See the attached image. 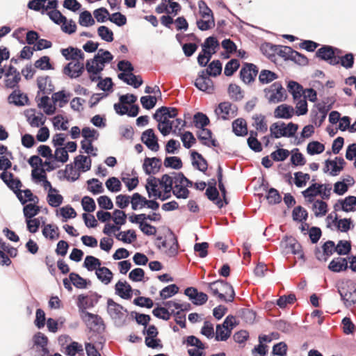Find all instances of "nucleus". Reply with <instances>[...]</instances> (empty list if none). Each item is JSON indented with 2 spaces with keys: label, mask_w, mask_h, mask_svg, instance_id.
<instances>
[{
  "label": "nucleus",
  "mask_w": 356,
  "mask_h": 356,
  "mask_svg": "<svg viewBox=\"0 0 356 356\" xmlns=\"http://www.w3.org/2000/svg\"><path fill=\"white\" fill-rule=\"evenodd\" d=\"M207 288L213 296H217L220 300L225 302H232L235 298V291L226 280L219 279L207 283Z\"/></svg>",
  "instance_id": "1"
},
{
  "label": "nucleus",
  "mask_w": 356,
  "mask_h": 356,
  "mask_svg": "<svg viewBox=\"0 0 356 356\" xmlns=\"http://www.w3.org/2000/svg\"><path fill=\"white\" fill-rule=\"evenodd\" d=\"M107 312L117 327H122L125 324L124 312L127 313V309L112 298L107 300Z\"/></svg>",
  "instance_id": "2"
},
{
  "label": "nucleus",
  "mask_w": 356,
  "mask_h": 356,
  "mask_svg": "<svg viewBox=\"0 0 356 356\" xmlns=\"http://www.w3.org/2000/svg\"><path fill=\"white\" fill-rule=\"evenodd\" d=\"M264 92L270 104L280 103L286 98V91L280 81L274 82L269 87L264 88Z\"/></svg>",
  "instance_id": "3"
},
{
  "label": "nucleus",
  "mask_w": 356,
  "mask_h": 356,
  "mask_svg": "<svg viewBox=\"0 0 356 356\" xmlns=\"http://www.w3.org/2000/svg\"><path fill=\"white\" fill-rule=\"evenodd\" d=\"M314 107L316 109H312L310 113L311 121L317 127H320L325 121L328 111L332 109V104L325 105L318 103L314 105Z\"/></svg>",
  "instance_id": "4"
},
{
  "label": "nucleus",
  "mask_w": 356,
  "mask_h": 356,
  "mask_svg": "<svg viewBox=\"0 0 356 356\" xmlns=\"http://www.w3.org/2000/svg\"><path fill=\"white\" fill-rule=\"evenodd\" d=\"M101 297L102 296L96 292L92 293L89 298L84 294L79 295L77 298V307L79 312L82 314L88 312L86 309L93 307L99 302Z\"/></svg>",
  "instance_id": "5"
},
{
  "label": "nucleus",
  "mask_w": 356,
  "mask_h": 356,
  "mask_svg": "<svg viewBox=\"0 0 356 356\" xmlns=\"http://www.w3.org/2000/svg\"><path fill=\"white\" fill-rule=\"evenodd\" d=\"M315 56L327 62L330 65H337L339 63L338 56L333 54L331 45L323 44L316 51Z\"/></svg>",
  "instance_id": "6"
},
{
  "label": "nucleus",
  "mask_w": 356,
  "mask_h": 356,
  "mask_svg": "<svg viewBox=\"0 0 356 356\" xmlns=\"http://www.w3.org/2000/svg\"><path fill=\"white\" fill-rule=\"evenodd\" d=\"M334 252H337V248L334 242L331 240L325 241L322 245V251L318 247L314 250L316 258L321 261H326Z\"/></svg>",
  "instance_id": "7"
},
{
  "label": "nucleus",
  "mask_w": 356,
  "mask_h": 356,
  "mask_svg": "<svg viewBox=\"0 0 356 356\" xmlns=\"http://www.w3.org/2000/svg\"><path fill=\"white\" fill-rule=\"evenodd\" d=\"M184 293L196 306L203 305L208 300V296L205 293L199 291L197 288L193 286L186 288Z\"/></svg>",
  "instance_id": "8"
},
{
  "label": "nucleus",
  "mask_w": 356,
  "mask_h": 356,
  "mask_svg": "<svg viewBox=\"0 0 356 356\" xmlns=\"http://www.w3.org/2000/svg\"><path fill=\"white\" fill-rule=\"evenodd\" d=\"M258 71V67L254 64L245 63L239 73L240 78L245 83H250L255 80Z\"/></svg>",
  "instance_id": "9"
},
{
  "label": "nucleus",
  "mask_w": 356,
  "mask_h": 356,
  "mask_svg": "<svg viewBox=\"0 0 356 356\" xmlns=\"http://www.w3.org/2000/svg\"><path fill=\"white\" fill-rule=\"evenodd\" d=\"M141 141L147 147L148 149L153 152H158L159 149V144L158 138L154 134L153 129H147L142 133Z\"/></svg>",
  "instance_id": "10"
},
{
  "label": "nucleus",
  "mask_w": 356,
  "mask_h": 356,
  "mask_svg": "<svg viewBox=\"0 0 356 356\" xmlns=\"http://www.w3.org/2000/svg\"><path fill=\"white\" fill-rule=\"evenodd\" d=\"M220 43L217 38L211 35L204 40L202 44V51L207 56V61H209L212 56L216 53V49L219 47Z\"/></svg>",
  "instance_id": "11"
},
{
  "label": "nucleus",
  "mask_w": 356,
  "mask_h": 356,
  "mask_svg": "<svg viewBox=\"0 0 356 356\" xmlns=\"http://www.w3.org/2000/svg\"><path fill=\"white\" fill-rule=\"evenodd\" d=\"M161 168V159L159 157H146L144 159L143 168L147 175L156 174Z\"/></svg>",
  "instance_id": "12"
},
{
  "label": "nucleus",
  "mask_w": 356,
  "mask_h": 356,
  "mask_svg": "<svg viewBox=\"0 0 356 356\" xmlns=\"http://www.w3.org/2000/svg\"><path fill=\"white\" fill-rule=\"evenodd\" d=\"M85 70L84 65L81 63L79 60L73 63L72 62L68 63L63 68V74L68 76L71 79H76L79 77Z\"/></svg>",
  "instance_id": "13"
},
{
  "label": "nucleus",
  "mask_w": 356,
  "mask_h": 356,
  "mask_svg": "<svg viewBox=\"0 0 356 356\" xmlns=\"http://www.w3.org/2000/svg\"><path fill=\"white\" fill-rule=\"evenodd\" d=\"M178 115V111L175 107L163 106L159 108L153 114V118L156 122H161V119L175 118Z\"/></svg>",
  "instance_id": "14"
},
{
  "label": "nucleus",
  "mask_w": 356,
  "mask_h": 356,
  "mask_svg": "<svg viewBox=\"0 0 356 356\" xmlns=\"http://www.w3.org/2000/svg\"><path fill=\"white\" fill-rule=\"evenodd\" d=\"M115 294L124 300H130L133 296V289L126 281L119 280L115 285Z\"/></svg>",
  "instance_id": "15"
},
{
  "label": "nucleus",
  "mask_w": 356,
  "mask_h": 356,
  "mask_svg": "<svg viewBox=\"0 0 356 356\" xmlns=\"http://www.w3.org/2000/svg\"><path fill=\"white\" fill-rule=\"evenodd\" d=\"M339 204L341 205V209L345 212L355 211L356 206V197L348 195L344 199H339L334 205V210H339Z\"/></svg>",
  "instance_id": "16"
},
{
  "label": "nucleus",
  "mask_w": 356,
  "mask_h": 356,
  "mask_svg": "<svg viewBox=\"0 0 356 356\" xmlns=\"http://www.w3.org/2000/svg\"><path fill=\"white\" fill-rule=\"evenodd\" d=\"M190 154L192 165L197 170L205 172L208 168L207 161L196 150H191Z\"/></svg>",
  "instance_id": "17"
},
{
  "label": "nucleus",
  "mask_w": 356,
  "mask_h": 356,
  "mask_svg": "<svg viewBox=\"0 0 356 356\" xmlns=\"http://www.w3.org/2000/svg\"><path fill=\"white\" fill-rule=\"evenodd\" d=\"M8 101L10 104H13L17 106H23L29 104V97L26 94H24L20 90H14L10 93L8 97Z\"/></svg>",
  "instance_id": "18"
},
{
  "label": "nucleus",
  "mask_w": 356,
  "mask_h": 356,
  "mask_svg": "<svg viewBox=\"0 0 356 356\" xmlns=\"http://www.w3.org/2000/svg\"><path fill=\"white\" fill-rule=\"evenodd\" d=\"M60 53L67 60L84 59V54L77 47L70 46L67 48L61 49Z\"/></svg>",
  "instance_id": "19"
},
{
  "label": "nucleus",
  "mask_w": 356,
  "mask_h": 356,
  "mask_svg": "<svg viewBox=\"0 0 356 356\" xmlns=\"http://www.w3.org/2000/svg\"><path fill=\"white\" fill-rule=\"evenodd\" d=\"M118 78L134 88H138L143 83V80L140 75H135L133 72L131 74H118Z\"/></svg>",
  "instance_id": "20"
},
{
  "label": "nucleus",
  "mask_w": 356,
  "mask_h": 356,
  "mask_svg": "<svg viewBox=\"0 0 356 356\" xmlns=\"http://www.w3.org/2000/svg\"><path fill=\"white\" fill-rule=\"evenodd\" d=\"M328 269L333 273H340L348 268L347 258L337 257L333 259L327 266Z\"/></svg>",
  "instance_id": "21"
},
{
  "label": "nucleus",
  "mask_w": 356,
  "mask_h": 356,
  "mask_svg": "<svg viewBox=\"0 0 356 356\" xmlns=\"http://www.w3.org/2000/svg\"><path fill=\"white\" fill-rule=\"evenodd\" d=\"M205 195L211 202H213L219 209L223 207V202L220 197L219 191L215 186V183H213L212 186L207 187L205 191Z\"/></svg>",
  "instance_id": "22"
},
{
  "label": "nucleus",
  "mask_w": 356,
  "mask_h": 356,
  "mask_svg": "<svg viewBox=\"0 0 356 356\" xmlns=\"http://www.w3.org/2000/svg\"><path fill=\"white\" fill-rule=\"evenodd\" d=\"M293 106L286 104L277 106L274 111L275 118L281 119H290L293 117Z\"/></svg>",
  "instance_id": "23"
},
{
  "label": "nucleus",
  "mask_w": 356,
  "mask_h": 356,
  "mask_svg": "<svg viewBox=\"0 0 356 356\" xmlns=\"http://www.w3.org/2000/svg\"><path fill=\"white\" fill-rule=\"evenodd\" d=\"M193 122L195 128L202 130L207 129L206 127L210 124V120L205 113L199 111L193 115Z\"/></svg>",
  "instance_id": "24"
},
{
  "label": "nucleus",
  "mask_w": 356,
  "mask_h": 356,
  "mask_svg": "<svg viewBox=\"0 0 356 356\" xmlns=\"http://www.w3.org/2000/svg\"><path fill=\"white\" fill-rule=\"evenodd\" d=\"M286 124L284 122H277L273 123L270 127V137L273 138H280L286 137Z\"/></svg>",
  "instance_id": "25"
},
{
  "label": "nucleus",
  "mask_w": 356,
  "mask_h": 356,
  "mask_svg": "<svg viewBox=\"0 0 356 356\" xmlns=\"http://www.w3.org/2000/svg\"><path fill=\"white\" fill-rule=\"evenodd\" d=\"M323 184L314 183L302 192L304 197L308 198V202L312 203L314 198L320 193L319 188H322Z\"/></svg>",
  "instance_id": "26"
},
{
  "label": "nucleus",
  "mask_w": 356,
  "mask_h": 356,
  "mask_svg": "<svg viewBox=\"0 0 356 356\" xmlns=\"http://www.w3.org/2000/svg\"><path fill=\"white\" fill-rule=\"evenodd\" d=\"M232 130L237 136H245L248 134L247 123L243 118H237L232 122Z\"/></svg>",
  "instance_id": "27"
},
{
  "label": "nucleus",
  "mask_w": 356,
  "mask_h": 356,
  "mask_svg": "<svg viewBox=\"0 0 356 356\" xmlns=\"http://www.w3.org/2000/svg\"><path fill=\"white\" fill-rule=\"evenodd\" d=\"M113 59V56L108 50L99 49L97 54H95L91 60L95 62H98L100 64L105 65L111 63Z\"/></svg>",
  "instance_id": "28"
},
{
  "label": "nucleus",
  "mask_w": 356,
  "mask_h": 356,
  "mask_svg": "<svg viewBox=\"0 0 356 356\" xmlns=\"http://www.w3.org/2000/svg\"><path fill=\"white\" fill-rule=\"evenodd\" d=\"M69 278L72 284L77 289H86L91 284L90 280L83 278L74 272L70 273Z\"/></svg>",
  "instance_id": "29"
},
{
  "label": "nucleus",
  "mask_w": 356,
  "mask_h": 356,
  "mask_svg": "<svg viewBox=\"0 0 356 356\" xmlns=\"http://www.w3.org/2000/svg\"><path fill=\"white\" fill-rule=\"evenodd\" d=\"M95 274L97 278L104 284H108L113 279V275L107 267H99L96 269Z\"/></svg>",
  "instance_id": "30"
},
{
  "label": "nucleus",
  "mask_w": 356,
  "mask_h": 356,
  "mask_svg": "<svg viewBox=\"0 0 356 356\" xmlns=\"http://www.w3.org/2000/svg\"><path fill=\"white\" fill-rule=\"evenodd\" d=\"M82 319L87 323H91L94 326H102L103 330L105 329V325L102 318L97 314H94L90 312H86L82 314Z\"/></svg>",
  "instance_id": "31"
},
{
  "label": "nucleus",
  "mask_w": 356,
  "mask_h": 356,
  "mask_svg": "<svg viewBox=\"0 0 356 356\" xmlns=\"http://www.w3.org/2000/svg\"><path fill=\"white\" fill-rule=\"evenodd\" d=\"M278 49V44H274L270 42H264L261 45L260 47L262 54L268 58L270 60H273V58L275 57V54H277Z\"/></svg>",
  "instance_id": "32"
},
{
  "label": "nucleus",
  "mask_w": 356,
  "mask_h": 356,
  "mask_svg": "<svg viewBox=\"0 0 356 356\" xmlns=\"http://www.w3.org/2000/svg\"><path fill=\"white\" fill-rule=\"evenodd\" d=\"M74 164L77 165L78 169L82 172H86L91 168V159L84 155H79L74 158Z\"/></svg>",
  "instance_id": "33"
},
{
  "label": "nucleus",
  "mask_w": 356,
  "mask_h": 356,
  "mask_svg": "<svg viewBox=\"0 0 356 356\" xmlns=\"http://www.w3.org/2000/svg\"><path fill=\"white\" fill-rule=\"evenodd\" d=\"M194 86L200 90L206 92L209 94L213 93L214 90L213 81L211 79L206 80L195 79Z\"/></svg>",
  "instance_id": "34"
},
{
  "label": "nucleus",
  "mask_w": 356,
  "mask_h": 356,
  "mask_svg": "<svg viewBox=\"0 0 356 356\" xmlns=\"http://www.w3.org/2000/svg\"><path fill=\"white\" fill-rule=\"evenodd\" d=\"M40 211V208L37 206L35 203L25 204L23 207V213L25 220L35 218Z\"/></svg>",
  "instance_id": "35"
},
{
  "label": "nucleus",
  "mask_w": 356,
  "mask_h": 356,
  "mask_svg": "<svg viewBox=\"0 0 356 356\" xmlns=\"http://www.w3.org/2000/svg\"><path fill=\"white\" fill-rule=\"evenodd\" d=\"M334 225L337 227V229L341 232H347L350 229L351 225L353 227V220L350 218H342L338 219L337 214L335 215L334 219L333 220Z\"/></svg>",
  "instance_id": "36"
},
{
  "label": "nucleus",
  "mask_w": 356,
  "mask_h": 356,
  "mask_svg": "<svg viewBox=\"0 0 356 356\" xmlns=\"http://www.w3.org/2000/svg\"><path fill=\"white\" fill-rule=\"evenodd\" d=\"M159 184L161 188H163L165 193H170L172 191V187L174 184L173 177L168 174H164L160 179H158Z\"/></svg>",
  "instance_id": "37"
},
{
  "label": "nucleus",
  "mask_w": 356,
  "mask_h": 356,
  "mask_svg": "<svg viewBox=\"0 0 356 356\" xmlns=\"http://www.w3.org/2000/svg\"><path fill=\"white\" fill-rule=\"evenodd\" d=\"M163 165L165 168H171L173 170H179L183 166V163L180 157L171 156H166L163 161Z\"/></svg>",
  "instance_id": "38"
},
{
  "label": "nucleus",
  "mask_w": 356,
  "mask_h": 356,
  "mask_svg": "<svg viewBox=\"0 0 356 356\" xmlns=\"http://www.w3.org/2000/svg\"><path fill=\"white\" fill-rule=\"evenodd\" d=\"M101 264L102 261L98 258L92 255H88L84 259L83 266L88 271H93L101 267Z\"/></svg>",
  "instance_id": "39"
},
{
  "label": "nucleus",
  "mask_w": 356,
  "mask_h": 356,
  "mask_svg": "<svg viewBox=\"0 0 356 356\" xmlns=\"http://www.w3.org/2000/svg\"><path fill=\"white\" fill-rule=\"evenodd\" d=\"M231 110H232V104L229 102H220L218 108H216L215 113L216 115L222 113L223 115L220 117L223 120H228V115H229Z\"/></svg>",
  "instance_id": "40"
},
{
  "label": "nucleus",
  "mask_w": 356,
  "mask_h": 356,
  "mask_svg": "<svg viewBox=\"0 0 356 356\" xmlns=\"http://www.w3.org/2000/svg\"><path fill=\"white\" fill-rule=\"evenodd\" d=\"M278 75L269 70H262L259 75V81L262 84H268L276 80Z\"/></svg>",
  "instance_id": "41"
},
{
  "label": "nucleus",
  "mask_w": 356,
  "mask_h": 356,
  "mask_svg": "<svg viewBox=\"0 0 356 356\" xmlns=\"http://www.w3.org/2000/svg\"><path fill=\"white\" fill-rule=\"evenodd\" d=\"M292 218L296 222H304L308 218V213L304 207L298 206L292 211Z\"/></svg>",
  "instance_id": "42"
},
{
  "label": "nucleus",
  "mask_w": 356,
  "mask_h": 356,
  "mask_svg": "<svg viewBox=\"0 0 356 356\" xmlns=\"http://www.w3.org/2000/svg\"><path fill=\"white\" fill-rule=\"evenodd\" d=\"M287 89L294 99L300 98L303 92V87L295 81H289L288 82Z\"/></svg>",
  "instance_id": "43"
},
{
  "label": "nucleus",
  "mask_w": 356,
  "mask_h": 356,
  "mask_svg": "<svg viewBox=\"0 0 356 356\" xmlns=\"http://www.w3.org/2000/svg\"><path fill=\"white\" fill-rule=\"evenodd\" d=\"M71 96L70 92H66L64 90H60L58 92H54L51 99L54 104L56 102H59V106L63 107L64 104H67L69 101V98Z\"/></svg>",
  "instance_id": "44"
},
{
  "label": "nucleus",
  "mask_w": 356,
  "mask_h": 356,
  "mask_svg": "<svg viewBox=\"0 0 356 356\" xmlns=\"http://www.w3.org/2000/svg\"><path fill=\"white\" fill-rule=\"evenodd\" d=\"M291 163L293 166H302L306 163V159L304 155L300 152L299 149L294 148L291 151Z\"/></svg>",
  "instance_id": "45"
},
{
  "label": "nucleus",
  "mask_w": 356,
  "mask_h": 356,
  "mask_svg": "<svg viewBox=\"0 0 356 356\" xmlns=\"http://www.w3.org/2000/svg\"><path fill=\"white\" fill-rule=\"evenodd\" d=\"M33 348H39L43 346H48V337L41 332H37L32 337Z\"/></svg>",
  "instance_id": "46"
},
{
  "label": "nucleus",
  "mask_w": 356,
  "mask_h": 356,
  "mask_svg": "<svg viewBox=\"0 0 356 356\" xmlns=\"http://www.w3.org/2000/svg\"><path fill=\"white\" fill-rule=\"evenodd\" d=\"M227 92L230 98L235 102L241 101L243 98L241 87L235 83H230L229 85Z\"/></svg>",
  "instance_id": "47"
},
{
  "label": "nucleus",
  "mask_w": 356,
  "mask_h": 356,
  "mask_svg": "<svg viewBox=\"0 0 356 356\" xmlns=\"http://www.w3.org/2000/svg\"><path fill=\"white\" fill-rule=\"evenodd\" d=\"M179 292V287L175 284L168 285L161 289L159 292L161 298L166 300L176 295Z\"/></svg>",
  "instance_id": "48"
},
{
  "label": "nucleus",
  "mask_w": 356,
  "mask_h": 356,
  "mask_svg": "<svg viewBox=\"0 0 356 356\" xmlns=\"http://www.w3.org/2000/svg\"><path fill=\"white\" fill-rule=\"evenodd\" d=\"M152 314L157 318L168 321L171 316V311L157 304L156 307L152 310Z\"/></svg>",
  "instance_id": "49"
},
{
  "label": "nucleus",
  "mask_w": 356,
  "mask_h": 356,
  "mask_svg": "<svg viewBox=\"0 0 356 356\" xmlns=\"http://www.w3.org/2000/svg\"><path fill=\"white\" fill-rule=\"evenodd\" d=\"M325 150V145L316 140L309 142L307 146V152L309 155L320 154Z\"/></svg>",
  "instance_id": "50"
},
{
  "label": "nucleus",
  "mask_w": 356,
  "mask_h": 356,
  "mask_svg": "<svg viewBox=\"0 0 356 356\" xmlns=\"http://www.w3.org/2000/svg\"><path fill=\"white\" fill-rule=\"evenodd\" d=\"M266 198L268 200L269 204L274 205L277 204L282 202V196L279 191L275 188H270L267 191Z\"/></svg>",
  "instance_id": "51"
},
{
  "label": "nucleus",
  "mask_w": 356,
  "mask_h": 356,
  "mask_svg": "<svg viewBox=\"0 0 356 356\" xmlns=\"http://www.w3.org/2000/svg\"><path fill=\"white\" fill-rule=\"evenodd\" d=\"M158 129L163 136L170 134L173 129V121L169 119H161V122H158Z\"/></svg>",
  "instance_id": "52"
},
{
  "label": "nucleus",
  "mask_w": 356,
  "mask_h": 356,
  "mask_svg": "<svg viewBox=\"0 0 356 356\" xmlns=\"http://www.w3.org/2000/svg\"><path fill=\"white\" fill-rule=\"evenodd\" d=\"M207 65V70L211 76L216 77L222 73V65L220 60H213Z\"/></svg>",
  "instance_id": "53"
},
{
  "label": "nucleus",
  "mask_w": 356,
  "mask_h": 356,
  "mask_svg": "<svg viewBox=\"0 0 356 356\" xmlns=\"http://www.w3.org/2000/svg\"><path fill=\"white\" fill-rule=\"evenodd\" d=\"M79 23L82 26H91L95 24V21L88 10H84L79 15Z\"/></svg>",
  "instance_id": "54"
},
{
  "label": "nucleus",
  "mask_w": 356,
  "mask_h": 356,
  "mask_svg": "<svg viewBox=\"0 0 356 356\" xmlns=\"http://www.w3.org/2000/svg\"><path fill=\"white\" fill-rule=\"evenodd\" d=\"M196 135L203 145L210 147L209 140L211 139L213 136V133L211 129H204L197 131L196 132Z\"/></svg>",
  "instance_id": "55"
},
{
  "label": "nucleus",
  "mask_w": 356,
  "mask_h": 356,
  "mask_svg": "<svg viewBox=\"0 0 356 356\" xmlns=\"http://www.w3.org/2000/svg\"><path fill=\"white\" fill-rule=\"evenodd\" d=\"M356 285L351 280H348L345 282H342L341 285L338 287V292L341 296V298L343 301L345 300L346 298L349 296H350V287L355 286Z\"/></svg>",
  "instance_id": "56"
},
{
  "label": "nucleus",
  "mask_w": 356,
  "mask_h": 356,
  "mask_svg": "<svg viewBox=\"0 0 356 356\" xmlns=\"http://www.w3.org/2000/svg\"><path fill=\"white\" fill-rule=\"evenodd\" d=\"M106 187L111 193H118L122 189L120 181L115 177H109L105 182Z\"/></svg>",
  "instance_id": "57"
},
{
  "label": "nucleus",
  "mask_w": 356,
  "mask_h": 356,
  "mask_svg": "<svg viewBox=\"0 0 356 356\" xmlns=\"http://www.w3.org/2000/svg\"><path fill=\"white\" fill-rule=\"evenodd\" d=\"M240 63L236 58L229 60L225 67L224 74L227 76H232L239 68Z\"/></svg>",
  "instance_id": "58"
},
{
  "label": "nucleus",
  "mask_w": 356,
  "mask_h": 356,
  "mask_svg": "<svg viewBox=\"0 0 356 356\" xmlns=\"http://www.w3.org/2000/svg\"><path fill=\"white\" fill-rule=\"evenodd\" d=\"M34 66L35 68L41 70H48L54 69V67L51 63L50 58L48 56H43L40 57L35 62Z\"/></svg>",
  "instance_id": "59"
},
{
  "label": "nucleus",
  "mask_w": 356,
  "mask_h": 356,
  "mask_svg": "<svg viewBox=\"0 0 356 356\" xmlns=\"http://www.w3.org/2000/svg\"><path fill=\"white\" fill-rule=\"evenodd\" d=\"M230 330H225L220 324H217L216 327L215 340L217 341H225L231 336Z\"/></svg>",
  "instance_id": "60"
},
{
  "label": "nucleus",
  "mask_w": 356,
  "mask_h": 356,
  "mask_svg": "<svg viewBox=\"0 0 356 356\" xmlns=\"http://www.w3.org/2000/svg\"><path fill=\"white\" fill-rule=\"evenodd\" d=\"M337 253L340 256L347 255L351 251V243L349 241L339 240L336 245Z\"/></svg>",
  "instance_id": "61"
},
{
  "label": "nucleus",
  "mask_w": 356,
  "mask_h": 356,
  "mask_svg": "<svg viewBox=\"0 0 356 356\" xmlns=\"http://www.w3.org/2000/svg\"><path fill=\"white\" fill-rule=\"evenodd\" d=\"M289 154L290 152L288 149L277 148L271 152L270 157L275 162L284 161L289 157Z\"/></svg>",
  "instance_id": "62"
},
{
  "label": "nucleus",
  "mask_w": 356,
  "mask_h": 356,
  "mask_svg": "<svg viewBox=\"0 0 356 356\" xmlns=\"http://www.w3.org/2000/svg\"><path fill=\"white\" fill-rule=\"evenodd\" d=\"M105 65L100 64L98 62L92 61V60H87L86 62V70L88 73L99 74L104 70Z\"/></svg>",
  "instance_id": "63"
},
{
  "label": "nucleus",
  "mask_w": 356,
  "mask_h": 356,
  "mask_svg": "<svg viewBox=\"0 0 356 356\" xmlns=\"http://www.w3.org/2000/svg\"><path fill=\"white\" fill-rule=\"evenodd\" d=\"M98 35L104 41L111 42L113 41V33L106 26H100L97 29Z\"/></svg>",
  "instance_id": "64"
}]
</instances>
